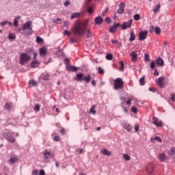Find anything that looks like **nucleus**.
<instances>
[{
    "label": "nucleus",
    "instance_id": "obj_1",
    "mask_svg": "<svg viewBox=\"0 0 175 175\" xmlns=\"http://www.w3.org/2000/svg\"><path fill=\"white\" fill-rule=\"evenodd\" d=\"M88 24L89 22L88 20L77 21L72 29V32L74 33V36L78 37L84 36V35H85L86 38H91V36H92L91 29H87Z\"/></svg>",
    "mask_w": 175,
    "mask_h": 175
},
{
    "label": "nucleus",
    "instance_id": "obj_2",
    "mask_svg": "<svg viewBox=\"0 0 175 175\" xmlns=\"http://www.w3.org/2000/svg\"><path fill=\"white\" fill-rule=\"evenodd\" d=\"M22 31H27L26 35H32L33 30L32 29V21H29L23 24Z\"/></svg>",
    "mask_w": 175,
    "mask_h": 175
},
{
    "label": "nucleus",
    "instance_id": "obj_3",
    "mask_svg": "<svg viewBox=\"0 0 175 175\" xmlns=\"http://www.w3.org/2000/svg\"><path fill=\"white\" fill-rule=\"evenodd\" d=\"M113 88L116 90L124 88V81H122V78H117L115 79L113 83Z\"/></svg>",
    "mask_w": 175,
    "mask_h": 175
},
{
    "label": "nucleus",
    "instance_id": "obj_4",
    "mask_svg": "<svg viewBox=\"0 0 175 175\" xmlns=\"http://www.w3.org/2000/svg\"><path fill=\"white\" fill-rule=\"evenodd\" d=\"M42 154L44 155V159L46 163L50 162V159H54V153L49 151L47 149H46Z\"/></svg>",
    "mask_w": 175,
    "mask_h": 175
},
{
    "label": "nucleus",
    "instance_id": "obj_5",
    "mask_svg": "<svg viewBox=\"0 0 175 175\" xmlns=\"http://www.w3.org/2000/svg\"><path fill=\"white\" fill-rule=\"evenodd\" d=\"M28 61H31V56L26 53H21L20 56L21 65H24V64H25V62H28Z\"/></svg>",
    "mask_w": 175,
    "mask_h": 175
},
{
    "label": "nucleus",
    "instance_id": "obj_6",
    "mask_svg": "<svg viewBox=\"0 0 175 175\" xmlns=\"http://www.w3.org/2000/svg\"><path fill=\"white\" fill-rule=\"evenodd\" d=\"M3 137L8 140V142H10V143H15L16 142V138L13 137V135H12V133L8 132L5 133L3 134Z\"/></svg>",
    "mask_w": 175,
    "mask_h": 175
},
{
    "label": "nucleus",
    "instance_id": "obj_7",
    "mask_svg": "<svg viewBox=\"0 0 175 175\" xmlns=\"http://www.w3.org/2000/svg\"><path fill=\"white\" fill-rule=\"evenodd\" d=\"M152 124L157 126L158 128H161L163 126V124L161 120H159L157 117L152 118Z\"/></svg>",
    "mask_w": 175,
    "mask_h": 175
},
{
    "label": "nucleus",
    "instance_id": "obj_8",
    "mask_svg": "<svg viewBox=\"0 0 175 175\" xmlns=\"http://www.w3.org/2000/svg\"><path fill=\"white\" fill-rule=\"evenodd\" d=\"M133 20L131 19L129 22H124L123 24L121 25L122 29L124 31L126 29V28H131L132 27V22Z\"/></svg>",
    "mask_w": 175,
    "mask_h": 175
},
{
    "label": "nucleus",
    "instance_id": "obj_9",
    "mask_svg": "<svg viewBox=\"0 0 175 175\" xmlns=\"http://www.w3.org/2000/svg\"><path fill=\"white\" fill-rule=\"evenodd\" d=\"M147 35H148V31H141L139 33V40H145V39H147Z\"/></svg>",
    "mask_w": 175,
    "mask_h": 175
},
{
    "label": "nucleus",
    "instance_id": "obj_10",
    "mask_svg": "<svg viewBox=\"0 0 175 175\" xmlns=\"http://www.w3.org/2000/svg\"><path fill=\"white\" fill-rule=\"evenodd\" d=\"M122 126H124V129H126L128 132L132 131V126H131V124L128 123L126 121H123Z\"/></svg>",
    "mask_w": 175,
    "mask_h": 175
},
{
    "label": "nucleus",
    "instance_id": "obj_11",
    "mask_svg": "<svg viewBox=\"0 0 175 175\" xmlns=\"http://www.w3.org/2000/svg\"><path fill=\"white\" fill-rule=\"evenodd\" d=\"M158 159H159L160 162H165L166 159H167V156L165 153H160L157 156Z\"/></svg>",
    "mask_w": 175,
    "mask_h": 175
},
{
    "label": "nucleus",
    "instance_id": "obj_12",
    "mask_svg": "<svg viewBox=\"0 0 175 175\" xmlns=\"http://www.w3.org/2000/svg\"><path fill=\"white\" fill-rule=\"evenodd\" d=\"M118 27H120V23H115L109 28V32L111 33H114L117 32V28H118Z\"/></svg>",
    "mask_w": 175,
    "mask_h": 175
},
{
    "label": "nucleus",
    "instance_id": "obj_13",
    "mask_svg": "<svg viewBox=\"0 0 175 175\" xmlns=\"http://www.w3.org/2000/svg\"><path fill=\"white\" fill-rule=\"evenodd\" d=\"M124 12H125V3H121L119 5V8L118 10V13L119 14H122V13H124Z\"/></svg>",
    "mask_w": 175,
    "mask_h": 175
},
{
    "label": "nucleus",
    "instance_id": "obj_14",
    "mask_svg": "<svg viewBox=\"0 0 175 175\" xmlns=\"http://www.w3.org/2000/svg\"><path fill=\"white\" fill-rule=\"evenodd\" d=\"M163 81H165V77H160L157 83V85H159V87H160V88H163Z\"/></svg>",
    "mask_w": 175,
    "mask_h": 175
},
{
    "label": "nucleus",
    "instance_id": "obj_15",
    "mask_svg": "<svg viewBox=\"0 0 175 175\" xmlns=\"http://www.w3.org/2000/svg\"><path fill=\"white\" fill-rule=\"evenodd\" d=\"M103 23V18L102 16H97L94 19V24L96 25H100Z\"/></svg>",
    "mask_w": 175,
    "mask_h": 175
},
{
    "label": "nucleus",
    "instance_id": "obj_16",
    "mask_svg": "<svg viewBox=\"0 0 175 175\" xmlns=\"http://www.w3.org/2000/svg\"><path fill=\"white\" fill-rule=\"evenodd\" d=\"M148 174H152L154 172V164H149L146 167Z\"/></svg>",
    "mask_w": 175,
    "mask_h": 175
},
{
    "label": "nucleus",
    "instance_id": "obj_17",
    "mask_svg": "<svg viewBox=\"0 0 175 175\" xmlns=\"http://www.w3.org/2000/svg\"><path fill=\"white\" fill-rule=\"evenodd\" d=\"M165 62H163V59L161 57H158L156 59V65L157 66H163Z\"/></svg>",
    "mask_w": 175,
    "mask_h": 175
},
{
    "label": "nucleus",
    "instance_id": "obj_18",
    "mask_svg": "<svg viewBox=\"0 0 175 175\" xmlns=\"http://www.w3.org/2000/svg\"><path fill=\"white\" fill-rule=\"evenodd\" d=\"M130 55L131 57V61H133V62H136V61H137V54H136L135 51L131 52L130 53Z\"/></svg>",
    "mask_w": 175,
    "mask_h": 175
},
{
    "label": "nucleus",
    "instance_id": "obj_19",
    "mask_svg": "<svg viewBox=\"0 0 175 175\" xmlns=\"http://www.w3.org/2000/svg\"><path fill=\"white\" fill-rule=\"evenodd\" d=\"M40 65V62L38 60H33L31 62V68H38Z\"/></svg>",
    "mask_w": 175,
    "mask_h": 175
},
{
    "label": "nucleus",
    "instance_id": "obj_20",
    "mask_svg": "<svg viewBox=\"0 0 175 175\" xmlns=\"http://www.w3.org/2000/svg\"><path fill=\"white\" fill-rule=\"evenodd\" d=\"M41 79L43 80H50V74L47 72H44L41 75Z\"/></svg>",
    "mask_w": 175,
    "mask_h": 175
},
{
    "label": "nucleus",
    "instance_id": "obj_21",
    "mask_svg": "<svg viewBox=\"0 0 175 175\" xmlns=\"http://www.w3.org/2000/svg\"><path fill=\"white\" fill-rule=\"evenodd\" d=\"M46 54H47V49H46V47H42L40 49V55H41V57H44V55H46Z\"/></svg>",
    "mask_w": 175,
    "mask_h": 175
},
{
    "label": "nucleus",
    "instance_id": "obj_22",
    "mask_svg": "<svg viewBox=\"0 0 175 175\" xmlns=\"http://www.w3.org/2000/svg\"><path fill=\"white\" fill-rule=\"evenodd\" d=\"M84 77L83 73L77 74L75 77L76 81H83V77Z\"/></svg>",
    "mask_w": 175,
    "mask_h": 175
},
{
    "label": "nucleus",
    "instance_id": "obj_23",
    "mask_svg": "<svg viewBox=\"0 0 175 175\" xmlns=\"http://www.w3.org/2000/svg\"><path fill=\"white\" fill-rule=\"evenodd\" d=\"M100 152H101V154H103V155H106L107 157H110V155H111V152L108 151L107 149L106 148L101 150Z\"/></svg>",
    "mask_w": 175,
    "mask_h": 175
},
{
    "label": "nucleus",
    "instance_id": "obj_24",
    "mask_svg": "<svg viewBox=\"0 0 175 175\" xmlns=\"http://www.w3.org/2000/svg\"><path fill=\"white\" fill-rule=\"evenodd\" d=\"M82 80H83L85 83H87L88 84L90 81H91V75H88V76L83 75Z\"/></svg>",
    "mask_w": 175,
    "mask_h": 175
},
{
    "label": "nucleus",
    "instance_id": "obj_25",
    "mask_svg": "<svg viewBox=\"0 0 175 175\" xmlns=\"http://www.w3.org/2000/svg\"><path fill=\"white\" fill-rule=\"evenodd\" d=\"M135 38H136V36L135 35V31H133V30H131V36L129 38L130 42H133Z\"/></svg>",
    "mask_w": 175,
    "mask_h": 175
},
{
    "label": "nucleus",
    "instance_id": "obj_26",
    "mask_svg": "<svg viewBox=\"0 0 175 175\" xmlns=\"http://www.w3.org/2000/svg\"><path fill=\"white\" fill-rule=\"evenodd\" d=\"M68 70H70V72H77L78 68L76 66H70L67 67Z\"/></svg>",
    "mask_w": 175,
    "mask_h": 175
},
{
    "label": "nucleus",
    "instance_id": "obj_27",
    "mask_svg": "<svg viewBox=\"0 0 175 175\" xmlns=\"http://www.w3.org/2000/svg\"><path fill=\"white\" fill-rule=\"evenodd\" d=\"M17 161H18V158H17V157H11L9 159L8 162H10V163H16Z\"/></svg>",
    "mask_w": 175,
    "mask_h": 175
},
{
    "label": "nucleus",
    "instance_id": "obj_28",
    "mask_svg": "<svg viewBox=\"0 0 175 175\" xmlns=\"http://www.w3.org/2000/svg\"><path fill=\"white\" fill-rule=\"evenodd\" d=\"M8 39L10 40H14L16 39V34L14 33H10L8 35Z\"/></svg>",
    "mask_w": 175,
    "mask_h": 175
},
{
    "label": "nucleus",
    "instance_id": "obj_29",
    "mask_svg": "<svg viewBox=\"0 0 175 175\" xmlns=\"http://www.w3.org/2000/svg\"><path fill=\"white\" fill-rule=\"evenodd\" d=\"M18 20H20V16H17L14 19V27H18Z\"/></svg>",
    "mask_w": 175,
    "mask_h": 175
},
{
    "label": "nucleus",
    "instance_id": "obj_30",
    "mask_svg": "<svg viewBox=\"0 0 175 175\" xmlns=\"http://www.w3.org/2000/svg\"><path fill=\"white\" fill-rule=\"evenodd\" d=\"M161 9V3H159L153 10V12L155 13H158V11Z\"/></svg>",
    "mask_w": 175,
    "mask_h": 175
},
{
    "label": "nucleus",
    "instance_id": "obj_31",
    "mask_svg": "<svg viewBox=\"0 0 175 175\" xmlns=\"http://www.w3.org/2000/svg\"><path fill=\"white\" fill-rule=\"evenodd\" d=\"M151 142H154V140H156V142H159V143H162V139L159 137H155L154 138H151Z\"/></svg>",
    "mask_w": 175,
    "mask_h": 175
},
{
    "label": "nucleus",
    "instance_id": "obj_32",
    "mask_svg": "<svg viewBox=\"0 0 175 175\" xmlns=\"http://www.w3.org/2000/svg\"><path fill=\"white\" fill-rule=\"evenodd\" d=\"M79 16H80V14H79L77 12L72 14L71 20H73V18H77V17H79Z\"/></svg>",
    "mask_w": 175,
    "mask_h": 175
},
{
    "label": "nucleus",
    "instance_id": "obj_33",
    "mask_svg": "<svg viewBox=\"0 0 175 175\" xmlns=\"http://www.w3.org/2000/svg\"><path fill=\"white\" fill-rule=\"evenodd\" d=\"M29 85H31L33 87H35L36 85H38V82H36V81L31 80V81H29Z\"/></svg>",
    "mask_w": 175,
    "mask_h": 175
},
{
    "label": "nucleus",
    "instance_id": "obj_34",
    "mask_svg": "<svg viewBox=\"0 0 175 175\" xmlns=\"http://www.w3.org/2000/svg\"><path fill=\"white\" fill-rule=\"evenodd\" d=\"M36 42V43H43V39L39 36H37Z\"/></svg>",
    "mask_w": 175,
    "mask_h": 175
},
{
    "label": "nucleus",
    "instance_id": "obj_35",
    "mask_svg": "<svg viewBox=\"0 0 175 175\" xmlns=\"http://www.w3.org/2000/svg\"><path fill=\"white\" fill-rule=\"evenodd\" d=\"M144 84H146V81H144V77H143L139 79V85H144Z\"/></svg>",
    "mask_w": 175,
    "mask_h": 175
},
{
    "label": "nucleus",
    "instance_id": "obj_36",
    "mask_svg": "<svg viewBox=\"0 0 175 175\" xmlns=\"http://www.w3.org/2000/svg\"><path fill=\"white\" fill-rule=\"evenodd\" d=\"M123 158L125 161H131V157L126 154H123Z\"/></svg>",
    "mask_w": 175,
    "mask_h": 175
},
{
    "label": "nucleus",
    "instance_id": "obj_37",
    "mask_svg": "<svg viewBox=\"0 0 175 175\" xmlns=\"http://www.w3.org/2000/svg\"><path fill=\"white\" fill-rule=\"evenodd\" d=\"M120 72H122V70H124V62L120 61Z\"/></svg>",
    "mask_w": 175,
    "mask_h": 175
},
{
    "label": "nucleus",
    "instance_id": "obj_38",
    "mask_svg": "<svg viewBox=\"0 0 175 175\" xmlns=\"http://www.w3.org/2000/svg\"><path fill=\"white\" fill-rule=\"evenodd\" d=\"M154 32L157 35H159V33H161V28H159L158 27H156L155 29H154Z\"/></svg>",
    "mask_w": 175,
    "mask_h": 175
},
{
    "label": "nucleus",
    "instance_id": "obj_39",
    "mask_svg": "<svg viewBox=\"0 0 175 175\" xmlns=\"http://www.w3.org/2000/svg\"><path fill=\"white\" fill-rule=\"evenodd\" d=\"M90 113H92V114H96V111L95 110V106L93 105L92 107V108H90Z\"/></svg>",
    "mask_w": 175,
    "mask_h": 175
},
{
    "label": "nucleus",
    "instance_id": "obj_40",
    "mask_svg": "<svg viewBox=\"0 0 175 175\" xmlns=\"http://www.w3.org/2000/svg\"><path fill=\"white\" fill-rule=\"evenodd\" d=\"M144 61H146L147 62L150 61V56L147 53L144 54Z\"/></svg>",
    "mask_w": 175,
    "mask_h": 175
},
{
    "label": "nucleus",
    "instance_id": "obj_41",
    "mask_svg": "<svg viewBox=\"0 0 175 175\" xmlns=\"http://www.w3.org/2000/svg\"><path fill=\"white\" fill-rule=\"evenodd\" d=\"M106 59H108L109 61H111V59H113V55L107 54L106 55Z\"/></svg>",
    "mask_w": 175,
    "mask_h": 175
},
{
    "label": "nucleus",
    "instance_id": "obj_42",
    "mask_svg": "<svg viewBox=\"0 0 175 175\" xmlns=\"http://www.w3.org/2000/svg\"><path fill=\"white\" fill-rule=\"evenodd\" d=\"M40 110V105L39 104H36L34 107V111H39Z\"/></svg>",
    "mask_w": 175,
    "mask_h": 175
},
{
    "label": "nucleus",
    "instance_id": "obj_43",
    "mask_svg": "<svg viewBox=\"0 0 175 175\" xmlns=\"http://www.w3.org/2000/svg\"><path fill=\"white\" fill-rule=\"evenodd\" d=\"M134 20H135V21H139V20H140V15H139L138 14H136L135 15H134Z\"/></svg>",
    "mask_w": 175,
    "mask_h": 175
},
{
    "label": "nucleus",
    "instance_id": "obj_44",
    "mask_svg": "<svg viewBox=\"0 0 175 175\" xmlns=\"http://www.w3.org/2000/svg\"><path fill=\"white\" fill-rule=\"evenodd\" d=\"M98 73L99 75H103L105 73V70L100 66L98 67Z\"/></svg>",
    "mask_w": 175,
    "mask_h": 175
},
{
    "label": "nucleus",
    "instance_id": "obj_45",
    "mask_svg": "<svg viewBox=\"0 0 175 175\" xmlns=\"http://www.w3.org/2000/svg\"><path fill=\"white\" fill-rule=\"evenodd\" d=\"M5 109H6L7 110H10V109H12V107L10 106V104L9 103H6L4 106Z\"/></svg>",
    "mask_w": 175,
    "mask_h": 175
},
{
    "label": "nucleus",
    "instance_id": "obj_46",
    "mask_svg": "<svg viewBox=\"0 0 175 175\" xmlns=\"http://www.w3.org/2000/svg\"><path fill=\"white\" fill-rule=\"evenodd\" d=\"M155 68V62L154 61H152L150 62V69H154Z\"/></svg>",
    "mask_w": 175,
    "mask_h": 175
},
{
    "label": "nucleus",
    "instance_id": "obj_47",
    "mask_svg": "<svg viewBox=\"0 0 175 175\" xmlns=\"http://www.w3.org/2000/svg\"><path fill=\"white\" fill-rule=\"evenodd\" d=\"M88 13H89L90 14H92V13H93V12H94V10L92 9V7H89V8H88Z\"/></svg>",
    "mask_w": 175,
    "mask_h": 175
},
{
    "label": "nucleus",
    "instance_id": "obj_48",
    "mask_svg": "<svg viewBox=\"0 0 175 175\" xmlns=\"http://www.w3.org/2000/svg\"><path fill=\"white\" fill-rule=\"evenodd\" d=\"M131 111H133V113H137V107H133L131 108Z\"/></svg>",
    "mask_w": 175,
    "mask_h": 175
},
{
    "label": "nucleus",
    "instance_id": "obj_49",
    "mask_svg": "<svg viewBox=\"0 0 175 175\" xmlns=\"http://www.w3.org/2000/svg\"><path fill=\"white\" fill-rule=\"evenodd\" d=\"M38 174H39V170H33V172L31 173L32 175H38Z\"/></svg>",
    "mask_w": 175,
    "mask_h": 175
},
{
    "label": "nucleus",
    "instance_id": "obj_50",
    "mask_svg": "<svg viewBox=\"0 0 175 175\" xmlns=\"http://www.w3.org/2000/svg\"><path fill=\"white\" fill-rule=\"evenodd\" d=\"M64 27H66V28H68V27H69V22L67 21H64Z\"/></svg>",
    "mask_w": 175,
    "mask_h": 175
},
{
    "label": "nucleus",
    "instance_id": "obj_51",
    "mask_svg": "<svg viewBox=\"0 0 175 175\" xmlns=\"http://www.w3.org/2000/svg\"><path fill=\"white\" fill-rule=\"evenodd\" d=\"M170 98H171V100H173V102H175V94H174V93L171 94Z\"/></svg>",
    "mask_w": 175,
    "mask_h": 175
},
{
    "label": "nucleus",
    "instance_id": "obj_52",
    "mask_svg": "<svg viewBox=\"0 0 175 175\" xmlns=\"http://www.w3.org/2000/svg\"><path fill=\"white\" fill-rule=\"evenodd\" d=\"M60 133H62V135H66V132L65 131V129H64L62 127L61 128Z\"/></svg>",
    "mask_w": 175,
    "mask_h": 175
},
{
    "label": "nucleus",
    "instance_id": "obj_53",
    "mask_svg": "<svg viewBox=\"0 0 175 175\" xmlns=\"http://www.w3.org/2000/svg\"><path fill=\"white\" fill-rule=\"evenodd\" d=\"M54 142H59V136L56 135L55 136V137L53 138Z\"/></svg>",
    "mask_w": 175,
    "mask_h": 175
},
{
    "label": "nucleus",
    "instance_id": "obj_54",
    "mask_svg": "<svg viewBox=\"0 0 175 175\" xmlns=\"http://www.w3.org/2000/svg\"><path fill=\"white\" fill-rule=\"evenodd\" d=\"M132 100H133V98H129V100L126 101V105H131V103H132Z\"/></svg>",
    "mask_w": 175,
    "mask_h": 175
},
{
    "label": "nucleus",
    "instance_id": "obj_55",
    "mask_svg": "<svg viewBox=\"0 0 175 175\" xmlns=\"http://www.w3.org/2000/svg\"><path fill=\"white\" fill-rule=\"evenodd\" d=\"M154 76H159V72L157 69H154Z\"/></svg>",
    "mask_w": 175,
    "mask_h": 175
},
{
    "label": "nucleus",
    "instance_id": "obj_56",
    "mask_svg": "<svg viewBox=\"0 0 175 175\" xmlns=\"http://www.w3.org/2000/svg\"><path fill=\"white\" fill-rule=\"evenodd\" d=\"M70 42H71V43H76V42H77V39H76L75 38H72L70 39Z\"/></svg>",
    "mask_w": 175,
    "mask_h": 175
},
{
    "label": "nucleus",
    "instance_id": "obj_57",
    "mask_svg": "<svg viewBox=\"0 0 175 175\" xmlns=\"http://www.w3.org/2000/svg\"><path fill=\"white\" fill-rule=\"evenodd\" d=\"M170 151H171L172 155H174V154H175V148H172Z\"/></svg>",
    "mask_w": 175,
    "mask_h": 175
},
{
    "label": "nucleus",
    "instance_id": "obj_58",
    "mask_svg": "<svg viewBox=\"0 0 175 175\" xmlns=\"http://www.w3.org/2000/svg\"><path fill=\"white\" fill-rule=\"evenodd\" d=\"M69 5H70V1H66L65 3H64V5L66 7V6H69Z\"/></svg>",
    "mask_w": 175,
    "mask_h": 175
},
{
    "label": "nucleus",
    "instance_id": "obj_59",
    "mask_svg": "<svg viewBox=\"0 0 175 175\" xmlns=\"http://www.w3.org/2000/svg\"><path fill=\"white\" fill-rule=\"evenodd\" d=\"M40 175H46V172L43 170H40Z\"/></svg>",
    "mask_w": 175,
    "mask_h": 175
},
{
    "label": "nucleus",
    "instance_id": "obj_60",
    "mask_svg": "<svg viewBox=\"0 0 175 175\" xmlns=\"http://www.w3.org/2000/svg\"><path fill=\"white\" fill-rule=\"evenodd\" d=\"M110 21H111L110 18L107 17V18H105V22H106L107 24H109Z\"/></svg>",
    "mask_w": 175,
    "mask_h": 175
},
{
    "label": "nucleus",
    "instance_id": "obj_61",
    "mask_svg": "<svg viewBox=\"0 0 175 175\" xmlns=\"http://www.w3.org/2000/svg\"><path fill=\"white\" fill-rule=\"evenodd\" d=\"M135 132H139V125L135 126Z\"/></svg>",
    "mask_w": 175,
    "mask_h": 175
},
{
    "label": "nucleus",
    "instance_id": "obj_62",
    "mask_svg": "<svg viewBox=\"0 0 175 175\" xmlns=\"http://www.w3.org/2000/svg\"><path fill=\"white\" fill-rule=\"evenodd\" d=\"M8 21H4V22H3V23H1V27H4V25H6V24H8Z\"/></svg>",
    "mask_w": 175,
    "mask_h": 175
},
{
    "label": "nucleus",
    "instance_id": "obj_63",
    "mask_svg": "<svg viewBox=\"0 0 175 175\" xmlns=\"http://www.w3.org/2000/svg\"><path fill=\"white\" fill-rule=\"evenodd\" d=\"M64 35H70V32L68 30L64 31Z\"/></svg>",
    "mask_w": 175,
    "mask_h": 175
},
{
    "label": "nucleus",
    "instance_id": "obj_64",
    "mask_svg": "<svg viewBox=\"0 0 175 175\" xmlns=\"http://www.w3.org/2000/svg\"><path fill=\"white\" fill-rule=\"evenodd\" d=\"M79 154H84V150H83V148H81L79 150Z\"/></svg>",
    "mask_w": 175,
    "mask_h": 175
}]
</instances>
